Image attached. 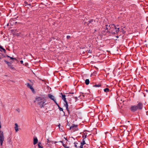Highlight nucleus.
<instances>
[{
  "label": "nucleus",
  "mask_w": 148,
  "mask_h": 148,
  "mask_svg": "<svg viewBox=\"0 0 148 148\" xmlns=\"http://www.w3.org/2000/svg\"><path fill=\"white\" fill-rule=\"evenodd\" d=\"M36 101L38 102V105L41 108L44 107L47 104L46 103L47 100L46 97L44 95L36 97Z\"/></svg>",
  "instance_id": "f257e3e1"
},
{
  "label": "nucleus",
  "mask_w": 148,
  "mask_h": 148,
  "mask_svg": "<svg viewBox=\"0 0 148 148\" xmlns=\"http://www.w3.org/2000/svg\"><path fill=\"white\" fill-rule=\"evenodd\" d=\"M4 136L3 132L0 131V143L1 146L2 145L3 142L4 140Z\"/></svg>",
  "instance_id": "f03ea898"
},
{
  "label": "nucleus",
  "mask_w": 148,
  "mask_h": 148,
  "mask_svg": "<svg viewBox=\"0 0 148 148\" xmlns=\"http://www.w3.org/2000/svg\"><path fill=\"white\" fill-rule=\"evenodd\" d=\"M70 130H71L74 131L77 130H78L77 125L74 124L72 125L70 127Z\"/></svg>",
  "instance_id": "7ed1b4c3"
},
{
  "label": "nucleus",
  "mask_w": 148,
  "mask_h": 148,
  "mask_svg": "<svg viewBox=\"0 0 148 148\" xmlns=\"http://www.w3.org/2000/svg\"><path fill=\"white\" fill-rule=\"evenodd\" d=\"M130 109L133 112H134L138 110L137 107L136 105L131 106Z\"/></svg>",
  "instance_id": "20e7f679"
},
{
  "label": "nucleus",
  "mask_w": 148,
  "mask_h": 148,
  "mask_svg": "<svg viewBox=\"0 0 148 148\" xmlns=\"http://www.w3.org/2000/svg\"><path fill=\"white\" fill-rule=\"evenodd\" d=\"M136 106L137 107L138 109L141 110L142 109L143 106L142 103L139 102Z\"/></svg>",
  "instance_id": "39448f33"
},
{
  "label": "nucleus",
  "mask_w": 148,
  "mask_h": 148,
  "mask_svg": "<svg viewBox=\"0 0 148 148\" xmlns=\"http://www.w3.org/2000/svg\"><path fill=\"white\" fill-rule=\"evenodd\" d=\"M48 97L51 99L52 100H53L54 101H55L56 100V99H55L53 95H51V94H49L48 95Z\"/></svg>",
  "instance_id": "423d86ee"
},
{
  "label": "nucleus",
  "mask_w": 148,
  "mask_h": 148,
  "mask_svg": "<svg viewBox=\"0 0 148 148\" xmlns=\"http://www.w3.org/2000/svg\"><path fill=\"white\" fill-rule=\"evenodd\" d=\"M112 26H113V27L115 28V29H116L115 31L116 33H117L119 32V28H117L114 24L112 25Z\"/></svg>",
  "instance_id": "0eeeda50"
},
{
  "label": "nucleus",
  "mask_w": 148,
  "mask_h": 148,
  "mask_svg": "<svg viewBox=\"0 0 148 148\" xmlns=\"http://www.w3.org/2000/svg\"><path fill=\"white\" fill-rule=\"evenodd\" d=\"M27 86L28 88H30L32 91H34V89L33 88L32 86L30 85L29 83H27Z\"/></svg>",
  "instance_id": "6e6552de"
},
{
  "label": "nucleus",
  "mask_w": 148,
  "mask_h": 148,
  "mask_svg": "<svg viewBox=\"0 0 148 148\" xmlns=\"http://www.w3.org/2000/svg\"><path fill=\"white\" fill-rule=\"evenodd\" d=\"M15 130L16 132H17L18 130V125L17 123H16L15 124Z\"/></svg>",
  "instance_id": "1a4fd4ad"
},
{
  "label": "nucleus",
  "mask_w": 148,
  "mask_h": 148,
  "mask_svg": "<svg viewBox=\"0 0 148 148\" xmlns=\"http://www.w3.org/2000/svg\"><path fill=\"white\" fill-rule=\"evenodd\" d=\"M111 28L110 25L108 26L107 25H106V27L104 28L105 29V30H107V31H106L107 32L108 31V29H110Z\"/></svg>",
  "instance_id": "9d476101"
},
{
  "label": "nucleus",
  "mask_w": 148,
  "mask_h": 148,
  "mask_svg": "<svg viewBox=\"0 0 148 148\" xmlns=\"http://www.w3.org/2000/svg\"><path fill=\"white\" fill-rule=\"evenodd\" d=\"M60 94L62 95V99H63L64 101H66V99L65 98L66 96L65 95H63L62 93H61Z\"/></svg>",
  "instance_id": "9b49d317"
},
{
  "label": "nucleus",
  "mask_w": 148,
  "mask_h": 148,
  "mask_svg": "<svg viewBox=\"0 0 148 148\" xmlns=\"http://www.w3.org/2000/svg\"><path fill=\"white\" fill-rule=\"evenodd\" d=\"M0 51H3L4 53H5L6 52V50L1 46H0Z\"/></svg>",
  "instance_id": "f8f14e48"
},
{
  "label": "nucleus",
  "mask_w": 148,
  "mask_h": 148,
  "mask_svg": "<svg viewBox=\"0 0 148 148\" xmlns=\"http://www.w3.org/2000/svg\"><path fill=\"white\" fill-rule=\"evenodd\" d=\"M74 146L76 148H80L79 146L78 145V143L77 142H75Z\"/></svg>",
  "instance_id": "ddd939ff"
},
{
  "label": "nucleus",
  "mask_w": 148,
  "mask_h": 148,
  "mask_svg": "<svg viewBox=\"0 0 148 148\" xmlns=\"http://www.w3.org/2000/svg\"><path fill=\"white\" fill-rule=\"evenodd\" d=\"M38 140L37 138H34V140L33 144L34 145L36 144L38 142Z\"/></svg>",
  "instance_id": "4468645a"
},
{
  "label": "nucleus",
  "mask_w": 148,
  "mask_h": 148,
  "mask_svg": "<svg viewBox=\"0 0 148 148\" xmlns=\"http://www.w3.org/2000/svg\"><path fill=\"white\" fill-rule=\"evenodd\" d=\"M38 145L39 148H43V147L42 146L40 142H39L38 143Z\"/></svg>",
  "instance_id": "2eb2a0df"
},
{
  "label": "nucleus",
  "mask_w": 148,
  "mask_h": 148,
  "mask_svg": "<svg viewBox=\"0 0 148 148\" xmlns=\"http://www.w3.org/2000/svg\"><path fill=\"white\" fill-rule=\"evenodd\" d=\"M90 82V81L89 79H87L85 81V83L86 85H88Z\"/></svg>",
  "instance_id": "dca6fc26"
},
{
  "label": "nucleus",
  "mask_w": 148,
  "mask_h": 148,
  "mask_svg": "<svg viewBox=\"0 0 148 148\" xmlns=\"http://www.w3.org/2000/svg\"><path fill=\"white\" fill-rule=\"evenodd\" d=\"M81 143L83 145H84L86 144V142H85V140L84 138H83V139H82V142Z\"/></svg>",
  "instance_id": "f3484780"
},
{
  "label": "nucleus",
  "mask_w": 148,
  "mask_h": 148,
  "mask_svg": "<svg viewBox=\"0 0 148 148\" xmlns=\"http://www.w3.org/2000/svg\"><path fill=\"white\" fill-rule=\"evenodd\" d=\"M101 86V84H95L93 86V87H100Z\"/></svg>",
  "instance_id": "a211bd4d"
},
{
  "label": "nucleus",
  "mask_w": 148,
  "mask_h": 148,
  "mask_svg": "<svg viewBox=\"0 0 148 148\" xmlns=\"http://www.w3.org/2000/svg\"><path fill=\"white\" fill-rule=\"evenodd\" d=\"M109 89L108 88H106L104 89V91L105 92H107L109 91Z\"/></svg>",
  "instance_id": "6ab92c4d"
},
{
  "label": "nucleus",
  "mask_w": 148,
  "mask_h": 148,
  "mask_svg": "<svg viewBox=\"0 0 148 148\" xmlns=\"http://www.w3.org/2000/svg\"><path fill=\"white\" fill-rule=\"evenodd\" d=\"M81 95H82L84 97H85V95H87L88 94H87L86 93H85L84 94L83 92H81Z\"/></svg>",
  "instance_id": "aec40b11"
},
{
  "label": "nucleus",
  "mask_w": 148,
  "mask_h": 148,
  "mask_svg": "<svg viewBox=\"0 0 148 148\" xmlns=\"http://www.w3.org/2000/svg\"><path fill=\"white\" fill-rule=\"evenodd\" d=\"M4 62L9 66H10V63L6 61L5 60Z\"/></svg>",
  "instance_id": "412c9836"
},
{
  "label": "nucleus",
  "mask_w": 148,
  "mask_h": 148,
  "mask_svg": "<svg viewBox=\"0 0 148 148\" xmlns=\"http://www.w3.org/2000/svg\"><path fill=\"white\" fill-rule=\"evenodd\" d=\"M64 102H65L66 104H64V106H65V107H67L68 106V103H67V101H64Z\"/></svg>",
  "instance_id": "4be33fe9"
},
{
  "label": "nucleus",
  "mask_w": 148,
  "mask_h": 148,
  "mask_svg": "<svg viewBox=\"0 0 148 148\" xmlns=\"http://www.w3.org/2000/svg\"><path fill=\"white\" fill-rule=\"evenodd\" d=\"M63 145L65 148H70L69 147H68L67 145L66 144H63Z\"/></svg>",
  "instance_id": "5701e85b"
},
{
  "label": "nucleus",
  "mask_w": 148,
  "mask_h": 148,
  "mask_svg": "<svg viewBox=\"0 0 148 148\" xmlns=\"http://www.w3.org/2000/svg\"><path fill=\"white\" fill-rule=\"evenodd\" d=\"M58 108L60 111H63V109L62 108H61L60 106L58 107Z\"/></svg>",
  "instance_id": "b1692460"
},
{
  "label": "nucleus",
  "mask_w": 148,
  "mask_h": 148,
  "mask_svg": "<svg viewBox=\"0 0 148 148\" xmlns=\"http://www.w3.org/2000/svg\"><path fill=\"white\" fill-rule=\"evenodd\" d=\"M10 59H12V60H17L16 58H14L12 57H10Z\"/></svg>",
  "instance_id": "393cba45"
},
{
  "label": "nucleus",
  "mask_w": 148,
  "mask_h": 148,
  "mask_svg": "<svg viewBox=\"0 0 148 148\" xmlns=\"http://www.w3.org/2000/svg\"><path fill=\"white\" fill-rule=\"evenodd\" d=\"M84 145L82 144H81V145H80V146H79V147H80V148H83V146Z\"/></svg>",
  "instance_id": "a878e982"
},
{
  "label": "nucleus",
  "mask_w": 148,
  "mask_h": 148,
  "mask_svg": "<svg viewBox=\"0 0 148 148\" xmlns=\"http://www.w3.org/2000/svg\"><path fill=\"white\" fill-rule=\"evenodd\" d=\"M93 21V20L91 19L89 20L88 22L89 23H91Z\"/></svg>",
  "instance_id": "bb28decb"
},
{
  "label": "nucleus",
  "mask_w": 148,
  "mask_h": 148,
  "mask_svg": "<svg viewBox=\"0 0 148 148\" xmlns=\"http://www.w3.org/2000/svg\"><path fill=\"white\" fill-rule=\"evenodd\" d=\"M55 103H56V105H57V106H58V107L59 106L58 104L56 102V100L55 101H54Z\"/></svg>",
  "instance_id": "cd10ccee"
},
{
  "label": "nucleus",
  "mask_w": 148,
  "mask_h": 148,
  "mask_svg": "<svg viewBox=\"0 0 148 148\" xmlns=\"http://www.w3.org/2000/svg\"><path fill=\"white\" fill-rule=\"evenodd\" d=\"M86 136H87V135H86L84 136H82V137L83 138H84V139L86 137Z\"/></svg>",
  "instance_id": "c85d7f7f"
},
{
  "label": "nucleus",
  "mask_w": 148,
  "mask_h": 148,
  "mask_svg": "<svg viewBox=\"0 0 148 148\" xmlns=\"http://www.w3.org/2000/svg\"><path fill=\"white\" fill-rule=\"evenodd\" d=\"M70 38V36L68 35L66 36V38L67 39H69Z\"/></svg>",
  "instance_id": "c756f323"
},
{
  "label": "nucleus",
  "mask_w": 148,
  "mask_h": 148,
  "mask_svg": "<svg viewBox=\"0 0 148 148\" xmlns=\"http://www.w3.org/2000/svg\"><path fill=\"white\" fill-rule=\"evenodd\" d=\"M16 110L18 111V112H20V110L19 109H17Z\"/></svg>",
  "instance_id": "7c9ffc66"
},
{
  "label": "nucleus",
  "mask_w": 148,
  "mask_h": 148,
  "mask_svg": "<svg viewBox=\"0 0 148 148\" xmlns=\"http://www.w3.org/2000/svg\"><path fill=\"white\" fill-rule=\"evenodd\" d=\"M66 109L68 111H69L68 106L67 107H66Z\"/></svg>",
  "instance_id": "2f4dec72"
},
{
  "label": "nucleus",
  "mask_w": 148,
  "mask_h": 148,
  "mask_svg": "<svg viewBox=\"0 0 148 148\" xmlns=\"http://www.w3.org/2000/svg\"><path fill=\"white\" fill-rule=\"evenodd\" d=\"M47 142L48 143H50V141L48 139H47Z\"/></svg>",
  "instance_id": "473e14b6"
},
{
  "label": "nucleus",
  "mask_w": 148,
  "mask_h": 148,
  "mask_svg": "<svg viewBox=\"0 0 148 148\" xmlns=\"http://www.w3.org/2000/svg\"><path fill=\"white\" fill-rule=\"evenodd\" d=\"M20 63L21 64H23V60H21L20 61Z\"/></svg>",
  "instance_id": "72a5a7b5"
},
{
  "label": "nucleus",
  "mask_w": 148,
  "mask_h": 148,
  "mask_svg": "<svg viewBox=\"0 0 148 148\" xmlns=\"http://www.w3.org/2000/svg\"><path fill=\"white\" fill-rule=\"evenodd\" d=\"M88 53H91V51L90 50H88Z\"/></svg>",
  "instance_id": "f704fd0d"
},
{
  "label": "nucleus",
  "mask_w": 148,
  "mask_h": 148,
  "mask_svg": "<svg viewBox=\"0 0 148 148\" xmlns=\"http://www.w3.org/2000/svg\"><path fill=\"white\" fill-rule=\"evenodd\" d=\"M60 124H59V125H58V126L59 127L60 129Z\"/></svg>",
  "instance_id": "c9c22d12"
},
{
  "label": "nucleus",
  "mask_w": 148,
  "mask_h": 148,
  "mask_svg": "<svg viewBox=\"0 0 148 148\" xmlns=\"http://www.w3.org/2000/svg\"><path fill=\"white\" fill-rule=\"evenodd\" d=\"M7 56V57H8V58H10V56Z\"/></svg>",
  "instance_id": "e433bc0d"
},
{
  "label": "nucleus",
  "mask_w": 148,
  "mask_h": 148,
  "mask_svg": "<svg viewBox=\"0 0 148 148\" xmlns=\"http://www.w3.org/2000/svg\"><path fill=\"white\" fill-rule=\"evenodd\" d=\"M60 142L62 143H63V141H60Z\"/></svg>",
  "instance_id": "4c0bfd02"
},
{
  "label": "nucleus",
  "mask_w": 148,
  "mask_h": 148,
  "mask_svg": "<svg viewBox=\"0 0 148 148\" xmlns=\"http://www.w3.org/2000/svg\"><path fill=\"white\" fill-rule=\"evenodd\" d=\"M11 68H12V69H13V67H11Z\"/></svg>",
  "instance_id": "58836bf2"
},
{
  "label": "nucleus",
  "mask_w": 148,
  "mask_h": 148,
  "mask_svg": "<svg viewBox=\"0 0 148 148\" xmlns=\"http://www.w3.org/2000/svg\"><path fill=\"white\" fill-rule=\"evenodd\" d=\"M76 99L77 98V97H75Z\"/></svg>",
  "instance_id": "ea45409f"
},
{
  "label": "nucleus",
  "mask_w": 148,
  "mask_h": 148,
  "mask_svg": "<svg viewBox=\"0 0 148 148\" xmlns=\"http://www.w3.org/2000/svg\"><path fill=\"white\" fill-rule=\"evenodd\" d=\"M74 93V92H72V93H71V94H73Z\"/></svg>",
  "instance_id": "a19ab883"
},
{
  "label": "nucleus",
  "mask_w": 148,
  "mask_h": 148,
  "mask_svg": "<svg viewBox=\"0 0 148 148\" xmlns=\"http://www.w3.org/2000/svg\"><path fill=\"white\" fill-rule=\"evenodd\" d=\"M28 5H30V4H28Z\"/></svg>",
  "instance_id": "79ce46f5"
},
{
  "label": "nucleus",
  "mask_w": 148,
  "mask_h": 148,
  "mask_svg": "<svg viewBox=\"0 0 148 148\" xmlns=\"http://www.w3.org/2000/svg\"><path fill=\"white\" fill-rule=\"evenodd\" d=\"M116 37H117V38H118V36H117Z\"/></svg>",
  "instance_id": "37998d69"
},
{
  "label": "nucleus",
  "mask_w": 148,
  "mask_h": 148,
  "mask_svg": "<svg viewBox=\"0 0 148 148\" xmlns=\"http://www.w3.org/2000/svg\"><path fill=\"white\" fill-rule=\"evenodd\" d=\"M60 129H61V130H62L61 128H60Z\"/></svg>",
  "instance_id": "c03bdc74"
},
{
  "label": "nucleus",
  "mask_w": 148,
  "mask_h": 148,
  "mask_svg": "<svg viewBox=\"0 0 148 148\" xmlns=\"http://www.w3.org/2000/svg\"><path fill=\"white\" fill-rule=\"evenodd\" d=\"M60 129H61V130H62L61 128H60Z\"/></svg>",
  "instance_id": "a18cd8bd"
}]
</instances>
